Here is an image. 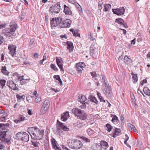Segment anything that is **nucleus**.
Here are the masks:
<instances>
[{"label":"nucleus","instance_id":"obj_19","mask_svg":"<svg viewBox=\"0 0 150 150\" xmlns=\"http://www.w3.org/2000/svg\"><path fill=\"white\" fill-rule=\"evenodd\" d=\"M61 116V120L62 121H66L68 119V117L69 116L68 112H66L62 114Z\"/></svg>","mask_w":150,"mask_h":150},{"label":"nucleus","instance_id":"obj_14","mask_svg":"<svg viewBox=\"0 0 150 150\" xmlns=\"http://www.w3.org/2000/svg\"><path fill=\"white\" fill-rule=\"evenodd\" d=\"M56 61L57 65L61 71H64L63 69V61L61 57H56Z\"/></svg>","mask_w":150,"mask_h":150},{"label":"nucleus","instance_id":"obj_58","mask_svg":"<svg viewBox=\"0 0 150 150\" xmlns=\"http://www.w3.org/2000/svg\"><path fill=\"white\" fill-rule=\"evenodd\" d=\"M25 96L24 95H23L21 96H20L19 95V100L23 99L24 100L25 98Z\"/></svg>","mask_w":150,"mask_h":150},{"label":"nucleus","instance_id":"obj_28","mask_svg":"<svg viewBox=\"0 0 150 150\" xmlns=\"http://www.w3.org/2000/svg\"><path fill=\"white\" fill-rule=\"evenodd\" d=\"M31 142L33 145L35 147H38L40 145V143L38 141L35 140L33 141H31Z\"/></svg>","mask_w":150,"mask_h":150},{"label":"nucleus","instance_id":"obj_41","mask_svg":"<svg viewBox=\"0 0 150 150\" xmlns=\"http://www.w3.org/2000/svg\"><path fill=\"white\" fill-rule=\"evenodd\" d=\"M78 110L79 109L77 108H74L72 110V112L76 116V115H77V112L78 111Z\"/></svg>","mask_w":150,"mask_h":150},{"label":"nucleus","instance_id":"obj_35","mask_svg":"<svg viewBox=\"0 0 150 150\" xmlns=\"http://www.w3.org/2000/svg\"><path fill=\"white\" fill-rule=\"evenodd\" d=\"M124 60L125 62L127 64H129L131 62V60L127 56H125L124 57Z\"/></svg>","mask_w":150,"mask_h":150},{"label":"nucleus","instance_id":"obj_38","mask_svg":"<svg viewBox=\"0 0 150 150\" xmlns=\"http://www.w3.org/2000/svg\"><path fill=\"white\" fill-rule=\"evenodd\" d=\"M102 78L103 80V81L104 82V83L105 86L109 85L108 83H107V81L106 79L105 76L104 75H102Z\"/></svg>","mask_w":150,"mask_h":150},{"label":"nucleus","instance_id":"obj_1","mask_svg":"<svg viewBox=\"0 0 150 150\" xmlns=\"http://www.w3.org/2000/svg\"><path fill=\"white\" fill-rule=\"evenodd\" d=\"M28 132L31 138L35 139L40 140L43 137L44 131L40 130L38 128L36 127H30L28 129Z\"/></svg>","mask_w":150,"mask_h":150},{"label":"nucleus","instance_id":"obj_26","mask_svg":"<svg viewBox=\"0 0 150 150\" xmlns=\"http://www.w3.org/2000/svg\"><path fill=\"white\" fill-rule=\"evenodd\" d=\"M111 6L109 4H105L104 5V8L103 9L104 11H108L111 8Z\"/></svg>","mask_w":150,"mask_h":150},{"label":"nucleus","instance_id":"obj_61","mask_svg":"<svg viewBox=\"0 0 150 150\" xmlns=\"http://www.w3.org/2000/svg\"><path fill=\"white\" fill-rule=\"evenodd\" d=\"M6 134V132L5 131L2 132L1 130H0V137H1L3 134Z\"/></svg>","mask_w":150,"mask_h":150},{"label":"nucleus","instance_id":"obj_30","mask_svg":"<svg viewBox=\"0 0 150 150\" xmlns=\"http://www.w3.org/2000/svg\"><path fill=\"white\" fill-rule=\"evenodd\" d=\"M92 147L94 150H100V146L97 144H93Z\"/></svg>","mask_w":150,"mask_h":150},{"label":"nucleus","instance_id":"obj_31","mask_svg":"<svg viewBox=\"0 0 150 150\" xmlns=\"http://www.w3.org/2000/svg\"><path fill=\"white\" fill-rule=\"evenodd\" d=\"M9 126V124L8 123L6 124H0V128L2 129H5L6 128L8 127Z\"/></svg>","mask_w":150,"mask_h":150},{"label":"nucleus","instance_id":"obj_15","mask_svg":"<svg viewBox=\"0 0 150 150\" xmlns=\"http://www.w3.org/2000/svg\"><path fill=\"white\" fill-rule=\"evenodd\" d=\"M7 86L10 88L14 90H18V88L16 87V84L14 83L12 81H8L7 83Z\"/></svg>","mask_w":150,"mask_h":150},{"label":"nucleus","instance_id":"obj_40","mask_svg":"<svg viewBox=\"0 0 150 150\" xmlns=\"http://www.w3.org/2000/svg\"><path fill=\"white\" fill-rule=\"evenodd\" d=\"M57 142H56L55 139H54V142H53L52 141V145L54 146V149L55 150H59V149L57 146V145L56 144V143Z\"/></svg>","mask_w":150,"mask_h":150},{"label":"nucleus","instance_id":"obj_64","mask_svg":"<svg viewBox=\"0 0 150 150\" xmlns=\"http://www.w3.org/2000/svg\"><path fill=\"white\" fill-rule=\"evenodd\" d=\"M3 115L1 116H4L5 117H7L8 116L7 113L4 111V112L3 114Z\"/></svg>","mask_w":150,"mask_h":150},{"label":"nucleus","instance_id":"obj_46","mask_svg":"<svg viewBox=\"0 0 150 150\" xmlns=\"http://www.w3.org/2000/svg\"><path fill=\"white\" fill-rule=\"evenodd\" d=\"M50 67L52 69H53L54 71H58V69L56 67L55 65L51 64L50 65Z\"/></svg>","mask_w":150,"mask_h":150},{"label":"nucleus","instance_id":"obj_16","mask_svg":"<svg viewBox=\"0 0 150 150\" xmlns=\"http://www.w3.org/2000/svg\"><path fill=\"white\" fill-rule=\"evenodd\" d=\"M6 134H3L2 136H1L0 139L2 142H6L8 144H9L10 143V140L11 139V137L9 136L7 138H6L5 136Z\"/></svg>","mask_w":150,"mask_h":150},{"label":"nucleus","instance_id":"obj_20","mask_svg":"<svg viewBox=\"0 0 150 150\" xmlns=\"http://www.w3.org/2000/svg\"><path fill=\"white\" fill-rule=\"evenodd\" d=\"M83 114L81 113L77 116V118L81 120H84L87 119V115L85 113L84 111L82 112Z\"/></svg>","mask_w":150,"mask_h":150},{"label":"nucleus","instance_id":"obj_33","mask_svg":"<svg viewBox=\"0 0 150 150\" xmlns=\"http://www.w3.org/2000/svg\"><path fill=\"white\" fill-rule=\"evenodd\" d=\"M101 145L102 146H104V147L103 148L105 149L108 147V143L104 141H102L101 142Z\"/></svg>","mask_w":150,"mask_h":150},{"label":"nucleus","instance_id":"obj_63","mask_svg":"<svg viewBox=\"0 0 150 150\" xmlns=\"http://www.w3.org/2000/svg\"><path fill=\"white\" fill-rule=\"evenodd\" d=\"M136 40V38H134L133 40H132L131 41V44H133L134 45L135 43V41Z\"/></svg>","mask_w":150,"mask_h":150},{"label":"nucleus","instance_id":"obj_47","mask_svg":"<svg viewBox=\"0 0 150 150\" xmlns=\"http://www.w3.org/2000/svg\"><path fill=\"white\" fill-rule=\"evenodd\" d=\"M103 4V2L102 1H99L98 2V9L100 11L102 9Z\"/></svg>","mask_w":150,"mask_h":150},{"label":"nucleus","instance_id":"obj_25","mask_svg":"<svg viewBox=\"0 0 150 150\" xmlns=\"http://www.w3.org/2000/svg\"><path fill=\"white\" fill-rule=\"evenodd\" d=\"M127 126L128 127L129 129L130 130H133L135 132H137L136 128L133 125H132L130 123H128L127 124Z\"/></svg>","mask_w":150,"mask_h":150},{"label":"nucleus","instance_id":"obj_34","mask_svg":"<svg viewBox=\"0 0 150 150\" xmlns=\"http://www.w3.org/2000/svg\"><path fill=\"white\" fill-rule=\"evenodd\" d=\"M69 2L72 4H74L77 7H79L80 6L78 3L76 2L75 0H68Z\"/></svg>","mask_w":150,"mask_h":150},{"label":"nucleus","instance_id":"obj_22","mask_svg":"<svg viewBox=\"0 0 150 150\" xmlns=\"http://www.w3.org/2000/svg\"><path fill=\"white\" fill-rule=\"evenodd\" d=\"M67 48L70 51L72 50L74 48L73 43L70 41H68L67 42Z\"/></svg>","mask_w":150,"mask_h":150},{"label":"nucleus","instance_id":"obj_36","mask_svg":"<svg viewBox=\"0 0 150 150\" xmlns=\"http://www.w3.org/2000/svg\"><path fill=\"white\" fill-rule=\"evenodd\" d=\"M111 117L112 118V122H117L118 120L117 116L115 115H111Z\"/></svg>","mask_w":150,"mask_h":150},{"label":"nucleus","instance_id":"obj_52","mask_svg":"<svg viewBox=\"0 0 150 150\" xmlns=\"http://www.w3.org/2000/svg\"><path fill=\"white\" fill-rule=\"evenodd\" d=\"M88 36V38L91 40L93 41L94 40V38H93V35L91 33H89Z\"/></svg>","mask_w":150,"mask_h":150},{"label":"nucleus","instance_id":"obj_50","mask_svg":"<svg viewBox=\"0 0 150 150\" xmlns=\"http://www.w3.org/2000/svg\"><path fill=\"white\" fill-rule=\"evenodd\" d=\"M4 40V39L3 37L1 35H0V45H1L2 42Z\"/></svg>","mask_w":150,"mask_h":150},{"label":"nucleus","instance_id":"obj_12","mask_svg":"<svg viewBox=\"0 0 150 150\" xmlns=\"http://www.w3.org/2000/svg\"><path fill=\"white\" fill-rule=\"evenodd\" d=\"M8 49L9 53L12 57L16 56V47L15 45H10L8 46Z\"/></svg>","mask_w":150,"mask_h":150},{"label":"nucleus","instance_id":"obj_60","mask_svg":"<svg viewBox=\"0 0 150 150\" xmlns=\"http://www.w3.org/2000/svg\"><path fill=\"white\" fill-rule=\"evenodd\" d=\"M99 98L100 99V101L103 102L104 103L105 102V100L103 98L102 96H101Z\"/></svg>","mask_w":150,"mask_h":150},{"label":"nucleus","instance_id":"obj_4","mask_svg":"<svg viewBox=\"0 0 150 150\" xmlns=\"http://www.w3.org/2000/svg\"><path fill=\"white\" fill-rule=\"evenodd\" d=\"M50 105V101L48 100H45L42 105L40 110V113L41 114L45 113L47 111Z\"/></svg>","mask_w":150,"mask_h":150},{"label":"nucleus","instance_id":"obj_51","mask_svg":"<svg viewBox=\"0 0 150 150\" xmlns=\"http://www.w3.org/2000/svg\"><path fill=\"white\" fill-rule=\"evenodd\" d=\"M82 139L83 141L86 142H90V139L85 137H83Z\"/></svg>","mask_w":150,"mask_h":150},{"label":"nucleus","instance_id":"obj_7","mask_svg":"<svg viewBox=\"0 0 150 150\" xmlns=\"http://www.w3.org/2000/svg\"><path fill=\"white\" fill-rule=\"evenodd\" d=\"M60 2H58L57 4H55L54 6L50 7V11L52 13H58L59 12L60 9Z\"/></svg>","mask_w":150,"mask_h":150},{"label":"nucleus","instance_id":"obj_56","mask_svg":"<svg viewBox=\"0 0 150 150\" xmlns=\"http://www.w3.org/2000/svg\"><path fill=\"white\" fill-rule=\"evenodd\" d=\"M83 111V110H80V109H79L78 111L77 112V115H76L77 117L79 115H80L81 113L83 114V113H82V112Z\"/></svg>","mask_w":150,"mask_h":150},{"label":"nucleus","instance_id":"obj_6","mask_svg":"<svg viewBox=\"0 0 150 150\" xmlns=\"http://www.w3.org/2000/svg\"><path fill=\"white\" fill-rule=\"evenodd\" d=\"M62 18L60 17L52 18L50 22L51 27L57 26L58 25L60 26V23L62 22Z\"/></svg>","mask_w":150,"mask_h":150},{"label":"nucleus","instance_id":"obj_9","mask_svg":"<svg viewBox=\"0 0 150 150\" xmlns=\"http://www.w3.org/2000/svg\"><path fill=\"white\" fill-rule=\"evenodd\" d=\"M125 9L123 7H120L117 9H112V12L114 13L117 15H120L123 14L125 12Z\"/></svg>","mask_w":150,"mask_h":150},{"label":"nucleus","instance_id":"obj_24","mask_svg":"<svg viewBox=\"0 0 150 150\" xmlns=\"http://www.w3.org/2000/svg\"><path fill=\"white\" fill-rule=\"evenodd\" d=\"M88 98L93 102H94L96 104H98V101L97 100L96 97L94 96L90 95L89 96Z\"/></svg>","mask_w":150,"mask_h":150},{"label":"nucleus","instance_id":"obj_10","mask_svg":"<svg viewBox=\"0 0 150 150\" xmlns=\"http://www.w3.org/2000/svg\"><path fill=\"white\" fill-rule=\"evenodd\" d=\"M105 87H106V89H104L103 90L104 93L107 95L110 98H112L113 96V95L111 87L109 86V85L106 86H105Z\"/></svg>","mask_w":150,"mask_h":150},{"label":"nucleus","instance_id":"obj_21","mask_svg":"<svg viewBox=\"0 0 150 150\" xmlns=\"http://www.w3.org/2000/svg\"><path fill=\"white\" fill-rule=\"evenodd\" d=\"M120 132L121 130L120 129L117 128H115L114 131V132L111 134V135L112 136L115 138L117 136L119 135Z\"/></svg>","mask_w":150,"mask_h":150},{"label":"nucleus","instance_id":"obj_59","mask_svg":"<svg viewBox=\"0 0 150 150\" xmlns=\"http://www.w3.org/2000/svg\"><path fill=\"white\" fill-rule=\"evenodd\" d=\"M6 117L4 116H1L0 117V119L2 121H4L6 120Z\"/></svg>","mask_w":150,"mask_h":150},{"label":"nucleus","instance_id":"obj_49","mask_svg":"<svg viewBox=\"0 0 150 150\" xmlns=\"http://www.w3.org/2000/svg\"><path fill=\"white\" fill-rule=\"evenodd\" d=\"M73 35L75 37L80 36V34L78 33L77 31H75V32H73Z\"/></svg>","mask_w":150,"mask_h":150},{"label":"nucleus","instance_id":"obj_37","mask_svg":"<svg viewBox=\"0 0 150 150\" xmlns=\"http://www.w3.org/2000/svg\"><path fill=\"white\" fill-rule=\"evenodd\" d=\"M131 74L132 76V78L133 80V82L134 83L136 82L137 81V76L136 74H134L133 73H131Z\"/></svg>","mask_w":150,"mask_h":150},{"label":"nucleus","instance_id":"obj_17","mask_svg":"<svg viewBox=\"0 0 150 150\" xmlns=\"http://www.w3.org/2000/svg\"><path fill=\"white\" fill-rule=\"evenodd\" d=\"M64 12L66 15H71L72 14V12L69 7L67 6L66 5H64Z\"/></svg>","mask_w":150,"mask_h":150},{"label":"nucleus","instance_id":"obj_55","mask_svg":"<svg viewBox=\"0 0 150 150\" xmlns=\"http://www.w3.org/2000/svg\"><path fill=\"white\" fill-rule=\"evenodd\" d=\"M54 79H56L57 80H58L60 78V77L59 75H55L53 77Z\"/></svg>","mask_w":150,"mask_h":150},{"label":"nucleus","instance_id":"obj_18","mask_svg":"<svg viewBox=\"0 0 150 150\" xmlns=\"http://www.w3.org/2000/svg\"><path fill=\"white\" fill-rule=\"evenodd\" d=\"M96 50V48L95 47V45L92 44L90 48V54L91 56L93 58L95 57V52Z\"/></svg>","mask_w":150,"mask_h":150},{"label":"nucleus","instance_id":"obj_48","mask_svg":"<svg viewBox=\"0 0 150 150\" xmlns=\"http://www.w3.org/2000/svg\"><path fill=\"white\" fill-rule=\"evenodd\" d=\"M25 117L23 115H19V123L25 120Z\"/></svg>","mask_w":150,"mask_h":150},{"label":"nucleus","instance_id":"obj_44","mask_svg":"<svg viewBox=\"0 0 150 150\" xmlns=\"http://www.w3.org/2000/svg\"><path fill=\"white\" fill-rule=\"evenodd\" d=\"M94 131L90 128L88 129L87 130V133L89 135H91L94 133Z\"/></svg>","mask_w":150,"mask_h":150},{"label":"nucleus","instance_id":"obj_32","mask_svg":"<svg viewBox=\"0 0 150 150\" xmlns=\"http://www.w3.org/2000/svg\"><path fill=\"white\" fill-rule=\"evenodd\" d=\"M79 99H80V101L81 103H83L86 101V98L84 96L81 95L80 97L79 96Z\"/></svg>","mask_w":150,"mask_h":150},{"label":"nucleus","instance_id":"obj_42","mask_svg":"<svg viewBox=\"0 0 150 150\" xmlns=\"http://www.w3.org/2000/svg\"><path fill=\"white\" fill-rule=\"evenodd\" d=\"M106 126L107 128V130L109 132H110L112 129V127L109 124H107Z\"/></svg>","mask_w":150,"mask_h":150},{"label":"nucleus","instance_id":"obj_3","mask_svg":"<svg viewBox=\"0 0 150 150\" xmlns=\"http://www.w3.org/2000/svg\"><path fill=\"white\" fill-rule=\"evenodd\" d=\"M68 146L71 149H78L81 148L82 146V143L78 139H69L67 141Z\"/></svg>","mask_w":150,"mask_h":150},{"label":"nucleus","instance_id":"obj_43","mask_svg":"<svg viewBox=\"0 0 150 150\" xmlns=\"http://www.w3.org/2000/svg\"><path fill=\"white\" fill-rule=\"evenodd\" d=\"M6 81L5 80H0V84L2 86V88H3L5 84Z\"/></svg>","mask_w":150,"mask_h":150},{"label":"nucleus","instance_id":"obj_54","mask_svg":"<svg viewBox=\"0 0 150 150\" xmlns=\"http://www.w3.org/2000/svg\"><path fill=\"white\" fill-rule=\"evenodd\" d=\"M34 41V40L33 39H31L29 43V46H31L33 44Z\"/></svg>","mask_w":150,"mask_h":150},{"label":"nucleus","instance_id":"obj_29","mask_svg":"<svg viewBox=\"0 0 150 150\" xmlns=\"http://www.w3.org/2000/svg\"><path fill=\"white\" fill-rule=\"evenodd\" d=\"M1 72L5 75H8L9 72L6 69V67L5 66L3 67L1 69Z\"/></svg>","mask_w":150,"mask_h":150},{"label":"nucleus","instance_id":"obj_23","mask_svg":"<svg viewBox=\"0 0 150 150\" xmlns=\"http://www.w3.org/2000/svg\"><path fill=\"white\" fill-rule=\"evenodd\" d=\"M24 76H19L20 83L21 85L25 84L26 82V81L29 80L30 79H24L23 78Z\"/></svg>","mask_w":150,"mask_h":150},{"label":"nucleus","instance_id":"obj_53","mask_svg":"<svg viewBox=\"0 0 150 150\" xmlns=\"http://www.w3.org/2000/svg\"><path fill=\"white\" fill-rule=\"evenodd\" d=\"M41 100V98L39 97H38L35 98V101L36 103H38L40 102Z\"/></svg>","mask_w":150,"mask_h":150},{"label":"nucleus","instance_id":"obj_11","mask_svg":"<svg viewBox=\"0 0 150 150\" xmlns=\"http://www.w3.org/2000/svg\"><path fill=\"white\" fill-rule=\"evenodd\" d=\"M57 130H59V128H60L64 131H68L69 130V128L64 126L62 123L60 122L58 120H57Z\"/></svg>","mask_w":150,"mask_h":150},{"label":"nucleus","instance_id":"obj_39","mask_svg":"<svg viewBox=\"0 0 150 150\" xmlns=\"http://www.w3.org/2000/svg\"><path fill=\"white\" fill-rule=\"evenodd\" d=\"M115 22H117L119 24H120L122 25H124L123 24L124 21L121 18L117 19L115 20Z\"/></svg>","mask_w":150,"mask_h":150},{"label":"nucleus","instance_id":"obj_8","mask_svg":"<svg viewBox=\"0 0 150 150\" xmlns=\"http://www.w3.org/2000/svg\"><path fill=\"white\" fill-rule=\"evenodd\" d=\"M71 23V21L69 19H67L65 20L62 21L60 24L61 28H67L70 26Z\"/></svg>","mask_w":150,"mask_h":150},{"label":"nucleus","instance_id":"obj_62","mask_svg":"<svg viewBox=\"0 0 150 150\" xmlns=\"http://www.w3.org/2000/svg\"><path fill=\"white\" fill-rule=\"evenodd\" d=\"M5 147V146L3 145L0 142V150L3 149Z\"/></svg>","mask_w":150,"mask_h":150},{"label":"nucleus","instance_id":"obj_2","mask_svg":"<svg viewBox=\"0 0 150 150\" xmlns=\"http://www.w3.org/2000/svg\"><path fill=\"white\" fill-rule=\"evenodd\" d=\"M17 27V25L16 24L10 25L9 28H6L2 30V34L6 36V37H11L14 34V33Z\"/></svg>","mask_w":150,"mask_h":150},{"label":"nucleus","instance_id":"obj_5","mask_svg":"<svg viewBox=\"0 0 150 150\" xmlns=\"http://www.w3.org/2000/svg\"><path fill=\"white\" fill-rule=\"evenodd\" d=\"M19 139L24 144L29 140V135L25 132H19Z\"/></svg>","mask_w":150,"mask_h":150},{"label":"nucleus","instance_id":"obj_13","mask_svg":"<svg viewBox=\"0 0 150 150\" xmlns=\"http://www.w3.org/2000/svg\"><path fill=\"white\" fill-rule=\"evenodd\" d=\"M85 67V64L83 63H78L76 64V67L77 71L78 73H81L83 70V67Z\"/></svg>","mask_w":150,"mask_h":150},{"label":"nucleus","instance_id":"obj_57","mask_svg":"<svg viewBox=\"0 0 150 150\" xmlns=\"http://www.w3.org/2000/svg\"><path fill=\"white\" fill-rule=\"evenodd\" d=\"M25 17V13H21V20L24 18Z\"/></svg>","mask_w":150,"mask_h":150},{"label":"nucleus","instance_id":"obj_45","mask_svg":"<svg viewBox=\"0 0 150 150\" xmlns=\"http://www.w3.org/2000/svg\"><path fill=\"white\" fill-rule=\"evenodd\" d=\"M91 75L92 76L93 79H94L95 80H96V77L97 74L95 72L93 71L91 73Z\"/></svg>","mask_w":150,"mask_h":150},{"label":"nucleus","instance_id":"obj_27","mask_svg":"<svg viewBox=\"0 0 150 150\" xmlns=\"http://www.w3.org/2000/svg\"><path fill=\"white\" fill-rule=\"evenodd\" d=\"M144 93L148 96H150V90L147 87H144L143 89Z\"/></svg>","mask_w":150,"mask_h":150}]
</instances>
